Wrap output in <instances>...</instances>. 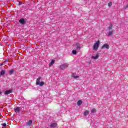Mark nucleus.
<instances>
[{"instance_id": "f257e3e1", "label": "nucleus", "mask_w": 128, "mask_h": 128, "mask_svg": "<svg viewBox=\"0 0 128 128\" xmlns=\"http://www.w3.org/2000/svg\"><path fill=\"white\" fill-rule=\"evenodd\" d=\"M100 40H98L96 43H94V45L93 46V49L94 50H98V46H100Z\"/></svg>"}, {"instance_id": "f03ea898", "label": "nucleus", "mask_w": 128, "mask_h": 128, "mask_svg": "<svg viewBox=\"0 0 128 128\" xmlns=\"http://www.w3.org/2000/svg\"><path fill=\"white\" fill-rule=\"evenodd\" d=\"M68 68V64H62L60 66V70H64V68Z\"/></svg>"}, {"instance_id": "7ed1b4c3", "label": "nucleus", "mask_w": 128, "mask_h": 128, "mask_svg": "<svg viewBox=\"0 0 128 128\" xmlns=\"http://www.w3.org/2000/svg\"><path fill=\"white\" fill-rule=\"evenodd\" d=\"M101 48H106L107 50H108V48H110V46H108V44H106L102 46Z\"/></svg>"}, {"instance_id": "20e7f679", "label": "nucleus", "mask_w": 128, "mask_h": 128, "mask_svg": "<svg viewBox=\"0 0 128 128\" xmlns=\"http://www.w3.org/2000/svg\"><path fill=\"white\" fill-rule=\"evenodd\" d=\"M32 124V120H30L27 124H26V126H31Z\"/></svg>"}, {"instance_id": "39448f33", "label": "nucleus", "mask_w": 128, "mask_h": 128, "mask_svg": "<svg viewBox=\"0 0 128 128\" xmlns=\"http://www.w3.org/2000/svg\"><path fill=\"white\" fill-rule=\"evenodd\" d=\"M14 110L15 112H20V107H16L14 108Z\"/></svg>"}, {"instance_id": "423d86ee", "label": "nucleus", "mask_w": 128, "mask_h": 128, "mask_svg": "<svg viewBox=\"0 0 128 128\" xmlns=\"http://www.w3.org/2000/svg\"><path fill=\"white\" fill-rule=\"evenodd\" d=\"M56 126H58V124L56 123L52 124L50 126L51 128H56Z\"/></svg>"}, {"instance_id": "0eeeda50", "label": "nucleus", "mask_w": 128, "mask_h": 128, "mask_svg": "<svg viewBox=\"0 0 128 128\" xmlns=\"http://www.w3.org/2000/svg\"><path fill=\"white\" fill-rule=\"evenodd\" d=\"M41 79H42V77H38L36 79V86H38V84H40V82Z\"/></svg>"}, {"instance_id": "6e6552de", "label": "nucleus", "mask_w": 128, "mask_h": 128, "mask_svg": "<svg viewBox=\"0 0 128 128\" xmlns=\"http://www.w3.org/2000/svg\"><path fill=\"white\" fill-rule=\"evenodd\" d=\"M19 22H20V24H26V22L24 21V18H22L19 20Z\"/></svg>"}, {"instance_id": "1a4fd4ad", "label": "nucleus", "mask_w": 128, "mask_h": 128, "mask_svg": "<svg viewBox=\"0 0 128 128\" xmlns=\"http://www.w3.org/2000/svg\"><path fill=\"white\" fill-rule=\"evenodd\" d=\"M12 90H6L4 92V94H12Z\"/></svg>"}, {"instance_id": "9d476101", "label": "nucleus", "mask_w": 128, "mask_h": 128, "mask_svg": "<svg viewBox=\"0 0 128 128\" xmlns=\"http://www.w3.org/2000/svg\"><path fill=\"white\" fill-rule=\"evenodd\" d=\"M98 54H96V56H92V58H93V60H98Z\"/></svg>"}, {"instance_id": "9b49d317", "label": "nucleus", "mask_w": 128, "mask_h": 128, "mask_svg": "<svg viewBox=\"0 0 128 128\" xmlns=\"http://www.w3.org/2000/svg\"><path fill=\"white\" fill-rule=\"evenodd\" d=\"M54 64V60H52L49 64V66H52Z\"/></svg>"}, {"instance_id": "f8f14e48", "label": "nucleus", "mask_w": 128, "mask_h": 128, "mask_svg": "<svg viewBox=\"0 0 128 128\" xmlns=\"http://www.w3.org/2000/svg\"><path fill=\"white\" fill-rule=\"evenodd\" d=\"M82 104V100H79L77 102L78 106H80Z\"/></svg>"}, {"instance_id": "ddd939ff", "label": "nucleus", "mask_w": 128, "mask_h": 128, "mask_svg": "<svg viewBox=\"0 0 128 128\" xmlns=\"http://www.w3.org/2000/svg\"><path fill=\"white\" fill-rule=\"evenodd\" d=\"M76 46L77 50H80V48L81 46H80V44H78V43L76 44Z\"/></svg>"}, {"instance_id": "4468645a", "label": "nucleus", "mask_w": 128, "mask_h": 128, "mask_svg": "<svg viewBox=\"0 0 128 128\" xmlns=\"http://www.w3.org/2000/svg\"><path fill=\"white\" fill-rule=\"evenodd\" d=\"M6 74V71L4 70H2L0 72V74L1 76H4V74Z\"/></svg>"}, {"instance_id": "2eb2a0df", "label": "nucleus", "mask_w": 128, "mask_h": 128, "mask_svg": "<svg viewBox=\"0 0 128 128\" xmlns=\"http://www.w3.org/2000/svg\"><path fill=\"white\" fill-rule=\"evenodd\" d=\"M114 34V31L111 30L108 32V36H112Z\"/></svg>"}, {"instance_id": "dca6fc26", "label": "nucleus", "mask_w": 128, "mask_h": 128, "mask_svg": "<svg viewBox=\"0 0 128 128\" xmlns=\"http://www.w3.org/2000/svg\"><path fill=\"white\" fill-rule=\"evenodd\" d=\"M44 82H42L39 83L38 86H44Z\"/></svg>"}, {"instance_id": "f3484780", "label": "nucleus", "mask_w": 128, "mask_h": 128, "mask_svg": "<svg viewBox=\"0 0 128 128\" xmlns=\"http://www.w3.org/2000/svg\"><path fill=\"white\" fill-rule=\"evenodd\" d=\"M91 112H92V114L94 112H96V108L92 109V110H91Z\"/></svg>"}, {"instance_id": "a211bd4d", "label": "nucleus", "mask_w": 128, "mask_h": 128, "mask_svg": "<svg viewBox=\"0 0 128 128\" xmlns=\"http://www.w3.org/2000/svg\"><path fill=\"white\" fill-rule=\"evenodd\" d=\"M84 116H88V110H86L84 112Z\"/></svg>"}, {"instance_id": "6ab92c4d", "label": "nucleus", "mask_w": 128, "mask_h": 128, "mask_svg": "<svg viewBox=\"0 0 128 128\" xmlns=\"http://www.w3.org/2000/svg\"><path fill=\"white\" fill-rule=\"evenodd\" d=\"M74 78H78V76L74 75V74H72V76Z\"/></svg>"}, {"instance_id": "aec40b11", "label": "nucleus", "mask_w": 128, "mask_h": 128, "mask_svg": "<svg viewBox=\"0 0 128 128\" xmlns=\"http://www.w3.org/2000/svg\"><path fill=\"white\" fill-rule=\"evenodd\" d=\"M9 74H14V70H13V69H11V70H10Z\"/></svg>"}, {"instance_id": "412c9836", "label": "nucleus", "mask_w": 128, "mask_h": 128, "mask_svg": "<svg viewBox=\"0 0 128 128\" xmlns=\"http://www.w3.org/2000/svg\"><path fill=\"white\" fill-rule=\"evenodd\" d=\"M72 54H76V50H73L72 51Z\"/></svg>"}, {"instance_id": "4be33fe9", "label": "nucleus", "mask_w": 128, "mask_h": 128, "mask_svg": "<svg viewBox=\"0 0 128 128\" xmlns=\"http://www.w3.org/2000/svg\"><path fill=\"white\" fill-rule=\"evenodd\" d=\"M109 30H110L112 28V25H110L108 28Z\"/></svg>"}, {"instance_id": "5701e85b", "label": "nucleus", "mask_w": 128, "mask_h": 128, "mask_svg": "<svg viewBox=\"0 0 128 128\" xmlns=\"http://www.w3.org/2000/svg\"><path fill=\"white\" fill-rule=\"evenodd\" d=\"M108 6H112V2H110L108 4Z\"/></svg>"}, {"instance_id": "b1692460", "label": "nucleus", "mask_w": 128, "mask_h": 128, "mask_svg": "<svg viewBox=\"0 0 128 128\" xmlns=\"http://www.w3.org/2000/svg\"><path fill=\"white\" fill-rule=\"evenodd\" d=\"M2 126L6 127V124L3 123L2 124Z\"/></svg>"}, {"instance_id": "393cba45", "label": "nucleus", "mask_w": 128, "mask_h": 128, "mask_svg": "<svg viewBox=\"0 0 128 128\" xmlns=\"http://www.w3.org/2000/svg\"><path fill=\"white\" fill-rule=\"evenodd\" d=\"M128 8V5H126L125 7H124V8Z\"/></svg>"}, {"instance_id": "a878e982", "label": "nucleus", "mask_w": 128, "mask_h": 128, "mask_svg": "<svg viewBox=\"0 0 128 128\" xmlns=\"http://www.w3.org/2000/svg\"><path fill=\"white\" fill-rule=\"evenodd\" d=\"M8 62V60H5V61L4 62Z\"/></svg>"}, {"instance_id": "bb28decb", "label": "nucleus", "mask_w": 128, "mask_h": 128, "mask_svg": "<svg viewBox=\"0 0 128 128\" xmlns=\"http://www.w3.org/2000/svg\"><path fill=\"white\" fill-rule=\"evenodd\" d=\"M0 66H2V64H0Z\"/></svg>"}, {"instance_id": "cd10ccee", "label": "nucleus", "mask_w": 128, "mask_h": 128, "mask_svg": "<svg viewBox=\"0 0 128 128\" xmlns=\"http://www.w3.org/2000/svg\"><path fill=\"white\" fill-rule=\"evenodd\" d=\"M2 94V92H0V94Z\"/></svg>"}]
</instances>
